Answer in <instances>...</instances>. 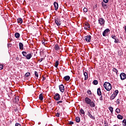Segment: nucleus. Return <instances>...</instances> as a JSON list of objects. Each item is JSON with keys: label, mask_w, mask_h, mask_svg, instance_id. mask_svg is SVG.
Here are the masks:
<instances>
[{"label": "nucleus", "mask_w": 126, "mask_h": 126, "mask_svg": "<svg viewBox=\"0 0 126 126\" xmlns=\"http://www.w3.org/2000/svg\"><path fill=\"white\" fill-rule=\"evenodd\" d=\"M85 102L87 105H89L91 108H94L95 107V102L91 100V99L89 97H86L85 98Z\"/></svg>", "instance_id": "nucleus-1"}, {"label": "nucleus", "mask_w": 126, "mask_h": 126, "mask_svg": "<svg viewBox=\"0 0 126 126\" xmlns=\"http://www.w3.org/2000/svg\"><path fill=\"white\" fill-rule=\"evenodd\" d=\"M103 86L107 91H110L112 89V85L108 82H105L103 84Z\"/></svg>", "instance_id": "nucleus-2"}, {"label": "nucleus", "mask_w": 126, "mask_h": 126, "mask_svg": "<svg viewBox=\"0 0 126 126\" xmlns=\"http://www.w3.org/2000/svg\"><path fill=\"white\" fill-rule=\"evenodd\" d=\"M98 23L100 26H104L105 25V20L103 18H100L98 19Z\"/></svg>", "instance_id": "nucleus-3"}, {"label": "nucleus", "mask_w": 126, "mask_h": 126, "mask_svg": "<svg viewBox=\"0 0 126 126\" xmlns=\"http://www.w3.org/2000/svg\"><path fill=\"white\" fill-rule=\"evenodd\" d=\"M85 41L87 42L88 43H89V42H91V35H89L85 36L84 37Z\"/></svg>", "instance_id": "nucleus-4"}, {"label": "nucleus", "mask_w": 126, "mask_h": 126, "mask_svg": "<svg viewBox=\"0 0 126 126\" xmlns=\"http://www.w3.org/2000/svg\"><path fill=\"white\" fill-rule=\"evenodd\" d=\"M55 22L56 24H57V26H61V25L62 24L61 21H60V19L58 18H55Z\"/></svg>", "instance_id": "nucleus-5"}, {"label": "nucleus", "mask_w": 126, "mask_h": 126, "mask_svg": "<svg viewBox=\"0 0 126 126\" xmlns=\"http://www.w3.org/2000/svg\"><path fill=\"white\" fill-rule=\"evenodd\" d=\"M54 99L56 101H59V100H60L61 99V95H60V94L58 93L56 94L54 96Z\"/></svg>", "instance_id": "nucleus-6"}, {"label": "nucleus", "mask_w": 126, "mask_h": 126, "mask_svg": "<svg viewBox=\"0 0 126 126\" xmlns=\"http://www.w3.org/2000/svg\"><path fill=\"white\" fill-rule=\"evenodd\" d=\"M120 76L121 80H125L126 78V74L125 73H121Z\"/></svg>", "instance_id": "nucleus-7"}, {"label": "nucleus", "mask_w": 126, "mask_h": 126, "mask_svg": "<svg viewBox=\"0 0 126 126\" xmlns=\"http://www.w3.org/2000/svg\"><path fill=\"white\" fill-rule=\"evenodd\" d=\"M59 89L60 91L62 93H63L64 92V86H63V85L62 84L59 85Z\"/></svg>", "instance_id": "nucleus-8"}, {"label": "nucleus", "mask_w": 126, "mask_h": 126, "mask_svg": "<svg viewBox=\"0 0 126 126\" xmlns=\"http://www.w3.org/2000/svg\"><path fill=\"white\" fill-rule=\"evenodd\" d=\"M110 32V29H107L104 31V32L102 33V35L104 37L106 36V35L108 34Z\"/></svg>", "instance_id": "nucleus-9"}, {"label": "nucleus", "mask_w": 126, "mask_h": 126, "mask_svg": "<svg viewBox=\"0 0 126 126\" xmlns=\"http://www.w3.org/2000/svg\"><path fill=\"white\" fill-rule=\"evenodd\" d=\"M84 29L88 30V28H90V25L88 23H86L84 25Z\"/></svg>", "instance_id": "nucleus-10"}, {"label": "nucleus", "mask_w": 126, "mask_h": 126, "mask_svg": "<svg viewBox=\"0 0 126 126\" xmlns=\"http://www.w3.org/2000/svg\"><path fill=\"white\" fill-rule=\"evenodd\" d=\"M54 5L55 10H58V9L59 8V4L58 3V2H54Z\"/></svg>", "instance_id": "nucleus-11"}, {"label": "nucleus", "mask_w": 126, "mask_h": 126, "mask_svg": "<svg viewBox=\"0 0 126 126\" xmlns=\"http://www.w3.org/2000/svg\"><path fill=\"white\" fill-rule=\"evenodd\" d=\"M54 49H55V51H60V50L61 49L60 48V46H59V44H55V45L54 46Z\"/></svg>", "instance_id": "nucleus-12"}, {"label": "nucleus", "mask_w": 126, "mask_h": 126, "mask_svg": "<svg viewBox=\"0 0 126 126\" xmlns=\"http://www.w3.org/2000/svg\"><path fill=\"white\" fill-rule=\"evenodd\" d=\"M14 103H17L19 102V96H17L15 97V99H14Z\"/></svg>", "instance_id": "nucleus-13"}, {"label": "nucleus", "mask_w": 126, "mask_h": 126, "mask_svg": "<svg viewBox=\"0 0 126 126\" xmlns=\"http://www.w3.org/2000/svg\"><path fill=\"white\" fill-rule=\"evenodd\" d=\"M97 94L98 96H101L102 95V92H101V89L100 88L97 89Z\"/></svg>", "instance_id": "nucleus-14"}, {"label": "nucleus", "mask_w": 126, "mask_h": 126, "mask_svg": "<svg viewBox=\"0 0 126 126\" xmlns=\"http://www.w3.org/2000/svg\"><path fill=\"white\" fill-rule=\"evenodd\" d=\"M31 58H32V54H27L26 56V59H27V60H30Z\"/></svg>", "instance_id": "nucleus-15"}, {"label": "nucleus", "mask_w": 126, "mask_h": 126, "mask_svg": "<svg viewBox=\"0 0 126 126\" xmlns=\"http://www.w3.org/2000/svg\"><path fill=\"white\" fill-rule=\"evenodd\" d=\"M18 23H20V24H22V23L23 22V20H22V18H19L17 19Z\"/></svg>", "instance_id": "nucleus-16"}, {"label": "nucleus", "mask_w": 126, "mask_h": 126, "mask_svg": "<svg viewBox=\"0 0 126 126\" xmlns=\"http://www.w3.org/2000/svg\"><path fill=\"white\" fill-rule=\"evenodd\" d=\"M84 75L85 76V80H87V79H88V74H87V72H84Z\"/></svg>", "instance_id": "nucleus-17"}, {"label": "nucleus", "mask_w": 126, "mask_h": 126, "mask_svg": "<svg viewBox=\"0 0 126 126\" xmlns=\"http://www.w3.org/2000/svg\"><path fill=\"white\" fill-rule=\"evenodd\" d=\"M20 50H23V43L20 42L19 43Z\"/></svg>", "instance_id": "nucleus-18"}, {"label": "nucleus", "mask_w": 126, "mask_h": 126, "mask_svg": "<svg viewBox=\"0 0 126 126\" xmlns=\"http://www.w3.org/2000/svg\"><path fill=\"white\" fill-rule=\"evenodd\" d=\"M88 115L89 116V117H90V118H91V119H92V120L95 119V118H94V117H93L92 115H91V113H90V112H88Z\"/></svg>", "instance_id": "nucleus-19"}, {"label": "nucleus", "mask_w": 126, "mask_h": 126, "mask_svg": "<svg viewBox=\"0 0 126 126\" xmlns=\"http://www.w3.org/2000/svg\"><path fill=\"white\" fill-rule=\"evenodd\" d=\"M64 79L66 81H68L69 79H70V77H69V76H65L64 77Z\"/></svg>", "instance_id": "nucleus-20"}, {"label": "nucleus", "mask_w": 126, "mask_h": 126, "mask_svg": "<svg viewBox=\"0 0 126 126\" xmlns=\"http://www.w3.org/2000/svg\"><path fill=\"white\" fill-rule=\"evenodd\" d=\"M39 100H40L41 101H43V99H44V97L43 96V94H39Z\"/></svg>", "instance_id": "nucleus-21"}, {"label": "nucleus", "mask_w": 126, "mask_h": 126, "mask_svg": "<svg viewBox=\"0 0 126 126\" xmlns=\"http://www.w3.org/2000/svg\"><path fill=\"white\" fill-rule=\"evenodd\" d=\"M116 97H117V96L115 95V94H112L110 96L111 101H112V100H114V99H115L116 98Z\"/></svg>", "instance_id": "nucleus-22"}, {"label": "nucleus", "mask_w": 126, "mask_h": 126, "mask_svg": "<svg viewBox=\"0 0 126 126\" xmlns=\"http://www.w3.org/2000/svg\"><path fill=\"white\" fill-rule=\"evenodd\" d=\"M80 114H81L82 115H85V112H84V110H83V109L81 108L80 110Z\"/></svg>", "instance_id": "nucleus-23"}, {"label": "nucleus", "mask_w": 126, "mask_h": 126, "mask_svg": "<svg viewBox=\"0 0 126 126\" xmlns=\"http://www.w3.org/2000/svg\"><path fill=\"white\" fill-rule=\"evenodd\" d=\"M123 118H124V117L120 114H119L117 116V119H119V120H123Z\"/></svg>", "instance_id": "nucleus-24"}, {"label": "nucleus", "mask_w": 126, "mask_h": 126, "mask_svg": "<svg viewBox=\"0 0 126 126\" xmlns=\"http://www.w3.org/2000/svg\"><path fill=\"white\" fill-rule=\"evenodd\" d=\"M15 36L16 38H19L20 37V34H19L18 32H16L15 33Z\"/></svg>", "instance_id": "nucleus-25"}, {"label": "nucleus", "mask_w": 126, "mask_h": 126, "mask_svg": "<svg viewBox=\"0 0 126 126\" xmlns=\"http://www.w3.org/2000/svg\"><path fill=\"white\" fill-rule=\"evenodd\" d=\"M119 94V91L118 90H115V91L113 93V95L117 96Z\"/></svg>", "instance_id": "nucleus-26"}, {"label": "nucleus", "mask_w": 126, "mask_h": 126, "mask_svg": "<svg viewBox=\"0 0 126 126\" xmlns=\"http://www.w3.org/2000/svg\"><path fill=\"white\" fill-rule=\"evenodd\" d=\"M22 54L24 57H25V58L27 56V52L25 51H22Z\"/></svg>", "instance_id": "nucleus-27"}, {"label": "nucleus", "mask_w": 126, "mask_h": 126, "mask_svg": "<svg viewBox=\"0 0 126 126\" xmlns=\"http://www.w3.org/2000/svg\"><path fill=\"white\" fill-rule=\"evenodd\" d=\"M109 110L110 111L111 114H113V111H114V108H113V107L110 106V107H109Z\"/></svg>", "instance_id": "nucleus-28"}, {"label": "nucleus", "mask_w": 126, "mask_h": 126, "mask_svg": "<svg viewBox=\"0 0 126 126\" xmlns=\"http://www.w3.org/2000/svg\"><path fill=\"white\" fill-rule=\"evenodd\" d=\"M114 43H116V44H119V43H120V40L118 38H116L115 39Z\"/></svg>", "instance_id": "nucleus-29"}, {"label": "nucleus", "mask_w": 126, "mask_h": 126, "mask_svg": "<svg viewBox=\"0 0 126 126\" xmlns=\"http://www.w3.org/2000/svg\"><path fill=\"white\" fill-rule=\"evenodd\" d=\"M76 123H80V118L79 117H76L75 118Z\"/></svg>", "instance_id": "nucleus-30"}, {"label": "nucleus", "mask_w": 126, "mask_h": 126, "mask_svg": "<svg viewBox=\"0 0 126 126\" xmlns=\"http://www.w3.org/2000/svg\"><path fill=\"white\" fill-rule=\"evenodd\" d=\"M115 112L117 113V114H120V113H121V109L117 108L115 110Z\"/></svg>", "instance_id": "nucleus-31"}, {"label": "nucleus", "mask_w": 126, "mask_h": 126, "mask_svg": "<svg viewBox=\"0 0 126 126\" xmlns=\"http://www.w3.org/2000/svg\"><path fill=\"white\" fill-rule=\"evenodd\" d=\"M59 61H57L55 63V66L56 67V68H58V66L59 65Z\"/></svg>", "instance_id": "nucleus-32"}, {"label": "nucleus", "mask_w": 126, "mask_h": 126, "mask_svg": "<svg viewBox=\"0 0 126 126\" xmlns=\"http://www.w3.org/2000/svg\"><path fill=\"white\" fill-rule=\"evenodd\" d=\"M93 83L94 85H97V84H98V81L94 80L93 81Z\"/></svg>", "instance_id": "nucleus-33"}, {"label": "nucleus", "mask_w": 126, "mask_h": 126, "mask_svg": "<svg viewBox=\"0 0 126 126\" xmlns=\"http://www.w3.org/2000/svg\"><path fill=\"white\" fill-rule=\"evenodd\" d=\"M123 126H126V119H124L123 121Z\"/></svg>", "instance_id": "nucleus-34"}, {"label": "nucleus", "mask_w": 126, "mask_h": 126, "mask_svg": "<svg viewBox=\"0 0 126 126\" xmlns=\"http://www.w3.org/2000/svg\"><path fill=\"white\" fill-rule=\"evenodd\" d=\"M101 5L103 7H107V5L103 2H102Z\"/></svg>", "instance_id": "nucleus-35"}, {"label": "nucleus", "mask_w": 126, "mask_h": 126, "mask_svg": "<svg viewBox=\"0 0 126 126\" xmlns=\"http://www.w3.org/2000/svg\"><path fill=\"white\" fill-rule=\"evenodd\" d=\"M34 74L36 77H39V75L38 74V72L37 71H34Z\"/></svg>", "instance_id": "nucleus-36"}, {"label": "nucleus", "mask_w": 126, "mask_h": 126, "mask_svg": "<svg viewBox=\"0 0 126 126\" xmlns=\"http://www.w3.org/2000/svg\"><path fill=\"white\" fill-rule=\"evenodd\" d=\"M87 93L88 94H89V95H92V93L91 92V91L89 90L87 91Z\"/></svg>", "instance_id": "nucleus-37"}, {"label": "nucleus", "mask_w": 126, "mask_h": 126, "mask_svg": "<svg viewBox=\"0 0 126 126\" xmlns=\"http://www.w3.org/2000/svg\"><path fill=\"white\" fill-rule=\"evenodd\" d=\"M111 38H112V39H114V40L117 38V37H116V36L115 34L114 35V34L112 35H111Z\"/></svg>", "instance_id": "nucleus-38"}, {"label": "nucleus", "mask_w": 126, "mask_h": 126, "mask_svg": "<svg viewBox=\"0 0 126 126\" xmlns=\"http://www.w3.org/2000/svg\"><path fill=\"white\" fill-rule=\"evenodd\" d=\"M113 71H114V72H116V73L118 72V70L116 68H114L113 69Z\"/></svg>", "instance_id": "nucleus-39"}, {"label": "nucleus", "mask_w": 126, "mask_h": 126, "mask_svg": "<svg viewBox=\"0 0 126 126\" xmlns=\"http://www.w3.org/2000/svg\"><path fill=\"white\" fill-rule=\"evenodd\" d=\"M25 75L27 77H28V76H30V73L29 72H27L26 73Z\"/></svg>", "instance_id": "nucleus-40"}, {"label": "nucleus", "mask_w": 126, "mask_h": 126, "mask_svg": "<svg viewBox=\"0 0 126 126\" xmlns=\"http://www.w3.org/2000/svg\"><path fill=\"white\" fill-rule=\"evenodd\" d=\"M83 10L84 12H87L88 11V10L86 8V7H85Z\"/></svg>", "instance_id": "nucleus-41"}, {"label": "nucleus", "mask_w": 126, "mask_h": 126, "mask_svg": "<svg viewBox=\"0 0 126 126\" xmlns=\"http://www.w3.org/2000/svg\"><path fill=\"white\" fill-rule=\"evenodd\" d=\"M103 2L105 3H108V2H109V0H103Z\"/></svg>", "instance_id": "nucleus-42"}, {"label": "nucleus", "mask_w": 126, "mask_h": 126, "mask_svg": "<svg viewBox=\"0 0 126 126\" xmlns=\"http://www.w3.org/2000/svg\"><path fill=\"white\" fill-rule=\"evenodd\" d=\"M99 100L100 101H103V96L101 95L100 98H99Z\"/></svg>", "instance_id": "nucleus-43"}, {"label": "nucleus", "mask_w": 126, "mask_h": 126, "mask_svg": "<svg viewBox=\"0 0 126 126\" xmlns=\"http://www.w3.org/2000/svg\"><path fill=\"white\" fill-rule=\"evenodd\" d=\"M116 103H117V104H120V99H118L116 100Z\"/></svg>", "instance_id": "nucleus-44"}, {"label": "nucleus", "mask_w": 126, "mask_h": 126, "mask_svg": "<svg viewBox=\"0 0 126 126\" xmlns=\"http://www.w3.org/2000/svg\"><path fill=\"white\" fill-rule=\"evenodd\" d=\"M3 68V66H2V65L0 64V70H1V69H2Z\"/></svg>", "instance_id": "nucleus-45"}, {"label": "nucleus", "mask_w": 126, "mask_h": 126, "mask_svg": "<svg viewBox=\"0 0 126 126\" xmlns=\"http://www.w3.org/2000/svg\"><path fill=\"white\" fill-rule=\"evenodd\" d=\"M74 123L72 121H70L69 122V125H73Z\"/></svg>", "instance_id": "nucleus-46"}, {"label": "nucleus", "mask_w": 126, "mask_h": 126, "mask_svg": "<svg viewBox=\"0 0 126 126\" xmlns=\"http://www.w3.org/2000/svg\"><path fill=\"white\" fill-rule=\"evenodd\" d=\"M15 126H21L19 123H16Z\"/></svg>", "instance_id": "nucleus-47"}, {"label": "nucleus", "mask_w": 126, "mask_h": 126, "mask_svg": "<svg viewBox=\"0 0 126 126\" xmlns=\"http://www.w3.org/2000/svg\"><path fill=\"white\" fill-rule=\"evenodd\" d=\"M60 114L59 113H57L56 114V117H60Z\"/></svg>", "instance_id": "nucleus-48"}, {"label": "nucleus", "mask_w": 126, "mask_h": 126, "mask_svg": "<svg viewBox=\"0 0 126 126\" xmlns=\"http://www.w3.org/2000/svg\"><path fill=\"white\" fill-rule=\"evenodd\" d=\"M16 61H19V57H18V56H17V57L16 58Z\"/></svg>", "instance_id": "nucleus-49"}, {"label": "nucleus", "mask_w": 126, "mask_h": 126, "mask_svg": "<svg viewBox=\"0 0 126 126\" xmlns=\"http://www.w3.org/2000/svg\"><path fill=\"white\" fill-rule=\"evenodd\" d=\"M43 60H44V59H43V58H41L40 59H39V61L40 63L43 62Z\"/></svg>", "instance_id": "nucleus-50"}, {"label": "nucleus", "mask_w": 126, "mask_h": 126, "mask_svg": "<svg viewBox=\"0 0 126 126\" xmlns=\"http://www.w3.org/2000/svg\"><path fill=\"white\" fill-rule=\"evenodd\" d=\"M104 125H105L104 126H109V125H108V123H107V122H104Z\"/></svg>", "instance_id": "nucleus-51"}, {"label": "nucleus", "mask_w": 126, "mask_h": 126, "mask_svg": "<svg viewBox=\"0 0 126 126\" xmlns=\"http://www.w3.org/2000/svg\"><path fill=\"white\" fill-rule=\"evenodd\" d=\"M60 103H63V101L60 100V101H58L57 102V104H60Z\"/></svg>", "instance_id": "nucleus-52"}, {"label": "nucleus", "mask_w": 126, "mask_h": 126, "mask_svg": "<svg viewBox=\"0 0 126 126\" xmlns=\"http://www.w3.org/2000/svg\"><path fill=\"white\" fill-rule=\"evenodd\" d=\"M42 44H43V45H45V40L42 41Z\"/></svg>", "instance_id": "nucleus-53"}, {"label": "nucleus", "mask_w": 126, "mask_h": 126, "mask_svg": "<svg viewBox=\"0 0 126 126\" xmlns=\"http://www.w3.org/2000/svg\"><path fill=\"white\" fill-rule=\"evenodd\" d=\"M45 79H46V78H45L44 77H43V80H45Z\"/></svg>", "instance_id": "nucleus-54"}, {"label": "nucleus", "mask_w": 126, "mask_h": 126, "mask_svg": "<svg viewBox=\"0 0 126 126\" xmlns=\"http://www.w3.org/2000/svg\"><path fill=\"white\" fill-rule=\"evenodd\" d=\"M15 111H17V109H14Z\"/></svg>", "instance_id": "nucleus-55"}, {"label": "nucleus", "mask_w": 126, "mask_h": 126, "mask_svg": "<svg viewBox=\"0 0 126 126\" xmlns=\"http://www.w3.org/2000/svg\"><path fill=\"white\" fill-rule=\"evenodd\" d=\"M20 61H21V59L20 60Z\"/></svg>", "instance_id": "nucleus-56"}]
</instances>
